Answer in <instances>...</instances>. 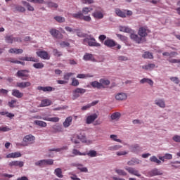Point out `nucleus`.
<instances>
[{"label":"nucleus","instance_id":"ddd939ff","mask_svg":"<svg viewBox=\"0 0 180 180\" xmlns=\"http://www.w3.org/2000/svg\"><path fill=\"white\" fill-rule=\"evenodd\" d=\"M32 85V83L30 82H17L16 86L18 88H20L21 89H25V88H29Z\"/></svg>","mask_w":180,"mask_h":180},{"label":"nucleus","instance_id":"1a4fd4ad","mask_svg":"<svg viewBox=\"0 0 180 180\" xmlns=\"http://www.w3.org/2000/svg\"><path fill=\"white\" fill-rule=\"evenodd\" d=\"M115 98L118 102H123V101H126V99H127V94L123 92L117 93L115 95Z\"/></svg>","mask_w":180,"mask_h":180},{"label":"nucleus","instance_id":"393cba45","mask_svg":"<svg viewBox=\"0 0 180 180\" xmlns=\"http://www.w3.org/2000/svg\"><path fill=\"white\" fill-rule=\"evenodd\" d=\"M155 105L164 109V108H165V101H164V99H157L155 101Z\"/></svg>","mask_w":180,"mask_h":180},{"label":"nucleus","instance_id":"4be33fe9","mask_svg":"<svg viewBox=\"0 0 180 180\" xmlns=\"http://www.w3.org/2000/svg\"><path fill=\"white\" fill-rule=\"evenodd\" d=\"M12 95H13V96H15V98L20 99V98H23L24 94H23V93L20 92V91H19L18 89H13Z\"/></svg>","mask_w":180,"mask_h":180},{"label":"nucleus","instance_id":"3c124183","mask_svg":"<svg viewBox=\"0 0 180 180\" xmlns=\"http://www.w3.org/2000/svg\"><path fill=\"white\" fill-rule=\"evenodd\" d=\"M45 4H46L49 8H58V5L57 4L51 1L47 3L45 2Z\"/></svg>","mask_w":180,"mask_h":180},{"label":"nucleus","instance_id":"4c0bfd02","mask_svg":"<svg viewBox=\"0 0 180 180\" xmlns=\"http://www.w3.org/2000/svg\"><path fill=\"white\" fill-rule=\"evenodd\" d=\"M0 115L1 116H6V117H9L10 119H12V117H15V115L14 114H12L9 112H7V111H1L0 112Z\"/></svg>","mask_w":180,"mask_h":180},{"label":"nucleus","instance_id":"c9c22d12","mask_svg":"<svg viewBox=\"0 0 180 180\" xmlns=\"http://www.w3.org/2000/svg\"><path fill=\"white\" fill-rule=\"evenodd\" d=\"M34 123L40 127H47V123L44 121L35 120L34 121Z\"/></svg>","mask_w":180,"mask_h":180},{"label":"nucleus","instance_id":"bb28decb","mask_svg":"<svg viewBox=\"0 0 180 180\" xmlns=\"http://www.w3.org/2000/svg\"><path fill=\"white\" fill-rule=\"evenodd\" d=\"M14 12H20L22 13L26 12V8L20 5H15L14 6Z\"/></svg>","mask_w":180,"mask_h":180},{"label":"nucleus","instance_id":"bf43d9fd","mask_svg":"<svg viewBox=\"0 0 180 180\" xmlns=\"http://www.w3.org/2000/svg\"><path fill=\"white\" fill-rule=\"evenodd\" d=\"M100 83L101 84V85H109L110 84V81H109L108 79H101Z\"/></svg>","mask_w":180,"mask_h":180},{"label":"nucleus","instance_id":"a878e982","mask_svg":"<svg viewBox=\"0 0 180 180\" xmlns=\"http://www.w3.org/2000/svg\"><path fill=\"white\" fill-rule=\"evenodd\" d=\"M77 78H79L80 79H85L86 78H94V75H91L89 73H87V74H78L77 75Z\"/></svg>","mask_w":180,"mask_h":180},{"label":"nucleus","instance_id":"4d7b16f0","mask_svg":"<svg viewBox=\"0 0 180 180\" xmlns=\"http://www.w3.org/2000/svg\"><path fill=\"white\" fill-rule=\"evenodd\" d=\"M110 138L113 140L114 141H117V143H122V140L117 139V135H110Z\"/></svg>","mask_w":180,"mask_h":180},{"label":"nucleus","instance_id":"8fccbe9b","mask_svg":"<svg viewBox=\"0 0 180 180\" xmlns=\"http://www.w3.org/2000/svg\"><path fill=\"white\" fill-rule=\"evenodd\" d=\"M92 8H89V7H84L82 9V13L84 15H88L89 12H92Z\"/></svg>","mask_w":180,"mask_h":180},{"label":"nucleus","instance_id":"680f3d73","mask_svg":"<svg viewBox=\"0 0 180 180\" xmlns=\"http://www.w3.org/2000/svg\"><path fill=\"white\" fill-rule=\"evenodd\" d=\"M6 61H8V63H12L13 64H18V60H15L13 58H8L6 59Z\"/></svg>","mask_w":180,"mask_h":180},{"label":"nucleus","instance_id":"0eeeda50","mask_svg":"<svg viewBox=\"0 0 180 180\" xmlns=\"http://www.w3.org/2000/svg\"><path fill=\"white\" fill-rule=\"evenodd\" d=\"M104 44L107 47H115V46L117 45V44H116V41H115L113 39H106L104 41ZM117 49V50H120V49H122V46L118 44Z\"/></svg>","mask_w":180,"mask_h":180},{"label":"nucleus","instance_id":"052dcab7","mask_svg":"<svg viewBox=\"0 0 180 180\" xmlns=\"http://www.w3.org/2000/svg\"><path fill=\"white\" fill-rule=\"evenodd\" d=\"M117 37H118V39H120L122 41H127V37L120 34H117Z\"/></svg>","mask_w":180,"mask_h":180},{"label":"nucleus","instance_id":"0e129e2a","mask_svg":"<svg viewBox=\"0 0 180 180\" xmlns=\"http://www.w3.org/2000/svg\"><path fill=\"white\" fill-rule=\"evenodd\" d=\"M79 140L82 141V143H86V136H85V135H79Z\"/></svg>","mask_w":180,"mask_h":180},{"label":"nucleus","instance_id":"f704fd0d","mask_svg":"<svg viewBox=\"0 0 180 180\" xmlns=\"http://www.w3.org/2000/svg\"><path fill=\"white\" fill-rule=\"evenodd\" d=\"M5 41L6 43H8V44H12L13 41H15V37L12 35H7L5 37Z\"/></svg>","mask_w":180,"mask_h":180},{"label":"nucleus","instance_id":"603ef678","mask_svg":"<svg viewBox=\"0 0 180 180\" xmlns=\"http://www.w3.org/2000/svg\"><path fill=\"white\" fill-rule=\"evenodd\" d=\"M143 58H153V53L150 52H145L144 54L142 56Z\"/></svg>","mask_w":180,"mask_h":180},{"label":"nucleus","instance_id":"72a5a7b5","mask_svg":"<svg viewBox=\"0 0 180 180\" xmlns=\"http://www.w3.org/2000/svg\"><path fill=\"white\" fill-rule=\"evenodd\" d=\"M115 171L117 175H120V176H127V172H126L124 169H115Z\"/></svg>","mask_w":180,"mask_h":180},{"label":"nucleus","instance_id":"6e6d98bb","mask_svg":"<svg viewBox=\"0 0 180 180\" xmlns=\"http://www.w3.org/2000/svg\"><path fill=\"white\" fill-rule=\"evenodd\" d=\"M140 150V146H139V145H134V146L131 147L132 153H139Z\"/></svg>","mask_w":180,"mask_h":180},{"label":"nucleus","instance_id":"cd10ccee","mask_svg":"<svg viewBox=\"0 0 180 180\" xmlns=\"http://www.w3.org/2000/svg\"><path fill=\"white\" fill-rule=\"evenodd\" d=\"M72 122V117H68L65 122H63V126L65 127H70L71 126V123Z\"/></svg>","mask_w":180,"mask_h":180},{"label":"nucleus","instance_id":"e433bc0d","mask_svg":"<svg viewBox=\"0 0 180 180\" xmlns=\"http://www.w3.org/2000/svg\"><path fill=\"white\" fill-rule=\"evenodd\" d=\"M54 174L56 175V176H58V178H63V176H64L63 175V170L61 168L55 169Z\"/></svg>","mask_w":180,"mask_h":180},{"label":"nucleus","instance_id":"b1692460","mask_svg":"<svg viewBox=\"0 0 180 180\" xmlns=\"http://www.w3.org/2000/svg\"><path fill=\"white\" fill-rule=\"evenodd\" d=\"M20 157H22L20 152L11 153L6 155V158H19Z\"/></svg>","mask_w":180,"mask_h":180},{"label":"nucleus","instance_id":"4468645a","mask_svg":"<svg viewBox=\"0 0 180 180\" xmlns=\"http://www.w3.org/2000/svg\"><path fill=\"white\" fill-rule=\"evenodd\" d=\"M150 176H157L162 175V172L160 169L155 168L148 172Z\"/></svg>","mask_w":180,"mask_h":180},{"label":"nucleus","instance_id":"ea45409f","mask_svg":"<svg viewBox=\"0 0 180 180\" xmlns=\"http://www.w3.org/2000/svg\"><path fill=\"white\" fill-rule=\"evenodd\" d=\"M115 13L119 16L120 18H126V13L123 11H122L120 9L117 8L115 10Z\"/></svg>","mask_w":180,"mask_h":180},{"label":"nucleus","instance_id":"473e14b6","mask_svg":"<svg viewBox=\"0 0 180 180\" xmlns=\"http://www.w3.org/2000/svg\"><path fill=\"white\" fill-rule=\"evenodd\" d=\"M53 133H61L63 131V127L60 125H55L52 127Z\"/></svg>","mask_w":180,"mask_h":180},{"label":"nucleus","instance_id":"aec40b11","mask_svg":"<svg viewBox=\"0 0 180 180\" xmlns=\"http://www.w3.org/2000/svg\"><path fill=\"white\" fill-rule=\"evenodd\" d=\"M130 38L131 39V40H134V41H136V43H138V44H140V43H141V41L143 40V38H141V37H139V35L133 33L130 34Z\"/></svg>","mask_w":180,"mask_h":180},{"label":"nucleus","instance_id":"c85d7f7f","mask_svg":"<svg viewBox=\"0 0 180 180\" xmlns=\"http://www.w3.org/2000/svg\"><path fill=\"white\" fill-rule=\"evenodd\" d=\"M51 105V101L50 99H44L41 101L40 106L41 108H44L46 106H50Z\"/></svg>","mask_w":180,"mask_h":180},{"label":"nucleus","instance_id":"9d476101","mask_svg":"<svg viewBox=\"0 0 180 180\" xmlns=\"http://www.w3.org/2000/svg\"><path fill=\"white\" fill-rule=\"evenodd\" d=\"M49 33L53 37H55V39H63V34H60V31L54 28L51 29Z\"/></svg>","mask_w":180,"mask_h":180},{"label":"nucleus","instance_id":"864d4df0","mask_svg":"<svg viewBox=\"0 0 180 180\" xmlns=\"http://www.w3.org/2000/svg\"><path fill=\"white\" fill-rule=\"evenodd\" d=\"M74 75V73L72 72H68L64 75L63 78L65 79V81H70V77H72Z\"/></svg>","mask_w":180,"mask_h":180},{"label":"nucleus","instance_id":"f8f14e48","mask_svg":"<svg viewBox=\"0 0 180 180\" xmlns=\"http://www.w3.org/2000/svg\"><path fill=\"white\" fill-rule=\"evenodd\" d=\"M37 55L40 58H43V60H50V56H49V53L46 51H39L37 52Z\"/></svg>","mask_w":180,"mask_h":180},{"label":"nucleus","instance_id":"412c9836","mask_svg":"<svg viewBox=\"0 0 180 180\" xmlns=\"http://www.w3.org/2000/svg\"><path fill=\"white\" fill-rule=\"evenodd\" d=\"M37 89L38 91H43V92H51L52 91H54V88L51 87V86H45L43 87L41 86H39Z\"/></svg>","mask_w":180,"mask_h":180},{"label":"nucleus","instance_id":"de8ad7c7","mask_svg":"<svg viewBox=\"0 0 180 180\" xmlns=\"http://www.w3.org/2000/svg\"><path fill=\"white\" fill-rule=\"evenodd\" d=\"M71 85L72 86H78V85H79V81H78L75 77H72Z\"/></svg>","mask_w":180,"mask_h":180},{"label":"nucleus","instance_id":"13d9d810","mask_svg":"<svg viewBox=\"0 0 180 180\" xmlns=\"http://www.w3.org/2000/svg\"><path fill=\"white\" fill-rule=\"evenodd\" d=\"M82 20H84V22H91L92 20V18L89 15H82Z\"/></svg>","mask_w":180,"mask_h":180},{"label":"nucleus","instance_id":"37998d69","mask_svg":"<svg viewBox=\"0 0 180 180\" xmlns=\"http://www.w3.org/2000/svg\"><path fill=\"white\" fill-rule=\"evenodd\" d=\"M120 148H122V146H120V145H115V146H110L108 148V150L110 151H117V150H120Z\"/></svg>","mask_w":180,"mask_h":180},{"label":"nucleus","instance_id":"774afa93","mask_svg":"<svg viewBox=\"0 0 180 180\" xmlns=\"http://www.w3.org/2000/svg\"><path fill=\"white\" fill-rule=\"evenodd\" d=\"M173 140L174 141H175L176 143H180V136L179 135H175L173 137Z\"/></svg>","mask_w":180,"mask_h":180},{"label":"nucleus","instance_id":"20e7f679","mask_svg":"<svg viewBox=\"0 0 180 180\" xmlns=\"http://www.w3.org/2000/svg\"><path fill=\"white\" fill-rule=\"evenodd\" d=\"M165 156L159 157V159L155 155H153L149 158L150 162H155L157 165H161V161L165 162Z\"/></svg>","mask_w":180,"mask_h":180},{"label":"nucleus","instance_id":"c03bdc74","mask_svg":"<svg viewBox=\"0 0 180 180\" xmlns=\"http://www.w3.org/2000/svg\"><path fill=\"white\" fill-rule=\"evenodd\" d=\"M120 116H122L120 112H113L111 115V120H116V119H120Z\"/></svg>","mask_w":180,"mask_h":180},{"label":"nucleus","instance_id":"a211bd4d","mask_svg":"<svg viewBox=\"0 0 180 180\" xmlns=\"http://www.w3.org/2000/svg\"><path fill=\"white\" fill-rule=\"evenodd\" d=\"M19 60H21L22 61H32V63H37L39 61L37 58L32 56L21 57Z\"/></svg>","mask_w":180,"mask_h":180},{"label":"nucleus","instance_id":"6e6552de","mask_svg":"<svg viewBox=\"0 0 180 180\" xmlns=\"http://www.w3.org/2000/svg\"><path fill=\"white\" fill-rule=\"evenodd\" d=\"M150 33V30H148L147 27H141L138 31V34L141 37H147Z\"/></svg>","mask_w":180,"mask_h":180},{"label":"nucleus","instance_id":"f3484780","mask_svg":"<svg viewBox=\"0 0 180 180\" xmlns=\"http://www.w3.org/2000/svg\"><path fill=\"white\" fill-rule=\"evenodd\" d=\"M34 141V136L32 135H27L23 139L24 143H27V144H32V143Z\"/></svg>","mask_w":180,"mask_h":180},{"label":"nucleus","instance_id":"f03ea898","mask_svg":"<svg viewBox=\"0 0 180 180\" xmlns=\"http://www.w3.org/2000/svg\"><path fill=\"white\" fill-rule=\"evenodd\" d=\"M86 92V89L82 88H77L72 91V100L75 101V99H78L81 96V95H84Z\"/></svg>","mask_w":180,"mask_h":180},{"label":"nucleus","instance_id":"2f4dec72","mask_svg":"<svg viewBox=\"0 0 180 180\" xmlns=\"http://www.w3.org/2000/svg\"><path fill=\"white\" fill-rule=\"evenodd\" d=\"M140 83L141 84H148L149 85H150V86H153V85L154 84V82H153L151 80V79H147V78H143V79H141Z\"/></svg>","mask_w":180,"mask_h":180},{"label":"nucleus","instance_id":"49530a36","mask_svg":"<svg viewBox=\"0 0 180 180\" xmlns=\"http://www.w3.org/2000/svg\"><path fill=\"white\" fill-rule=\"evenodd\" d=\"M86 155H88L89 157H96L98 155V153H96V150H89V152L88 153H86Z\"/></svg>","mask_w":180,"mask_h":180},{"label":"nucleus","instance_id":"09e8293b","mask_svg":"<svg viewBox=\"0 0 180 180\" xmlns=\"http://www.w3.org/2000/svg\"><path fill=\"white\" fill-rule=\"evenodd\" d=\"M54 19L55 20H56V22H58L59 23H63L65 22V18L64 17L56 16L54 17Z\"/></svg>","mask_w":180,"mask_h":180},{"label":"nucleus","instance_id":"7ed1b4c3","mask_svg":"<svg viewBox=\"0 0 180 180\" xmlns=\"http://www.w3.org/2000/svg\"><path fill=\"white\" fill-rule=\"evenodd\" d=\"M53 164H54V160L52 159L41 160L35 162V165H37V167H41V168H43V167H46V165H53Z\"/></svg>","mask_w":180,"mask_h":180},{"label":"nucleus","instance_id":"7c9ffc66","mask_svg":"<svg viewBox=\"0 0 180 180\" xmlns=\"http://www.w3.org/2000/svg\"><path fill=\"white\" fill-rule=\"evenodd\" d=\"M91 86L93 88H97V89H101V88H103V85L101 84V82H98V81H94L91 83Z\"/></svg>","mask_w":180,"mask_h":180},{"label":"nucleus","instance_id":"a18cd8bd","mask_svg":"<svg viewBox=\"0 0 180 180\" xmlns=\"http://www.w3.org/2000/svg\"><path fill=\"white\" fill-rule=\"evenodd\" d=\"M33 67L37 70H41V68H44V64L42 63H37L33 64Z\"/></svg>","mask_w":180,"mask_h":180},{"label":"nucleus","instance_id":"5fc2aeb1","mask_svg":"<svg viewBox=\"0 0 180 180\" xmlns=\"http://www.w3.org/2000/svg\"><path fill=\"white\" fill-rule=\"evenodd\" d=\"M53 56H55L56 57H61V56H63V53H61V51H59L56 49L53 50Z\"/></svg>","mask_w":180,"mask_h":180},{"label":"nucleus","instance_id":"338daca9","mask_svg":"<svg viewBox=\"0 0 180 180\" xmlns=\"http://www.w3.org/2000/svg\"><path fill=\"white\" fill-rule=\"evenodd\" d=\"M16 100H11L8 102V106L9 108H15V103H16Z\"/></svg>","mask_w":180,"mask_h":180},{"label":"nucleus","instance_id":"69168bd1","mask_svg":"<svg viewBox=\"0 0 180 180\" xmlns=\"http://www.w3.org/2000/svg\"><path fill=\"white\" fill-rule=\"evenodd\" d=\"M0 131H11V128L8 127H0Z\"/></svg>","mask_w":180,"mask_h":180},{"label":"nucleus","instance_id":"dca6fc26","mask_svg":"<svg viewBox=\"0 0 180 180\" xmlns=\"http://www.w3.org/2000/svg\"><path fill=\"white\" fill-rule=\"evenodd\" d=\"M9 167H19L20 168H22L23 165H25V163L22 161H12L8 163Z\"/></svg>","mask_w":180,"mask_h":180},{"label":"nucleus","instance_id":"423d86ee","mask_svg":"<svg viewBox=\"0 0 180 180\" xmlns=\"http://www.w3.org/2000/svg\"><path fill=\"white\" fill-rule=\"evenodd\" d=\"M16 77L21 78V79H26L25 78H29V70H18L16 73Z\"/></svg>","mask_w":180,"mask_h":180},{"label":"nucleus","instance_id":"c756f323","mask_svg":"<svg viewBox=\"0 0 180 180\" xmlns=\"http://www.w3.org/2000/svg\"><path fill=\"white\" fill-rule=\"evenodd\" d=\"M72 155H71V157H75L77 155H86V153H81L79 150L75 148L72 149Z\"/></svg>","mask_w":180,"mask_h":180},{"label":"nucleus","instance_id":"5701e85b","mask_svg":"<svg viewBox=\"0 0 180 180\" xmlns=\"http://www.w3.org/2000/svg\"><path fill=\"white\" fill-rule=\"evenodd\" d=\"M83 60H84V61H95V57H94L92 53H86L83 56Z\"/></svg>","mask_w":180,"mask_h":180},{"label":"nucleus","instance_id":"6ab92c4d","mask_svg":"<svg viewBox=\"0 0 180 180\" xmlns=\"http://www.w3.org/2000/svg\"><path fill=\"white\" fill-rule=\"evenodd\" d=\"M39 119H42V120H46V122H53V123H57L58 122H60V118L57 117H39Z\"/></svg>","mask_w":180,"mask_h":180},{"label":"nucleus","instance_id":"79ce46f5","mask_svg":"<svg viewBox=\"0 0 180 180\" xmlns=\"http://www.w3.org/2000/svg\"><path fill=\"white\" fill-rule=\"evenodd\" d=\"M72 143L79 144V135H74L71 139Z\"/></svg>","mask_w":180,"mask_h":180},{"label":"nucleus","instance_id":"39448f33","mask_svg":"<svg viewBox=\"0 0 180 180\" xmlns=\"http://www.w3.org/2000/svg\"><path fill=\"white\" fill-rule=\"evenodd\" d=\"M94 19H103V10L101 8H97L92 13Z\"/></svg>","mask_w":180,"mask_h":180},{"label":"nucleus","instance_id":"f257e3e1","mask_svg":"<svg viewBox=\"0 0 180 180\" xmlns=\"http://www.w3.org/2000/svg\"><path fill=\"white\" fill-rule=\"evenodd\" d=\"M83 44H88L90 47H101V44L96 42V39L92 35H87L83 39Z\"/></svg>","mask_w":180,"mask_h":180},{"label":"nucleus","instance_id":"a19ab883","mask_svg":"<svg viewBox=\"0 0 180 180\" xmlns=\"http://www.w3.org/2000/svg\"><path fill=\"white\" fill-rule=\"evenodd\" d=\"M143 70H153V68H155V64L153 63H149L148 65H145L142 67Z\"/></svg>","mask_w":180,"mask_h":180},{"label":"nucleus","instance_id":"2eb2a0df","mask_svg":"<svg viewBox=\"0 0 180 180\" xmlns=\"http://www.w3.org/2000/svg\"><path fill=\"white\" fill-rule=\"evenodd\" d=\"M96 119H98V115L94 113L87 117L86 120V124H91V123H92L93 122H95Z\"/></svg>","mask_w":180,"mask_h":180},{"label":"nucleus","instance_id":"58836bf2","mask_svg":"<svg viewBox=\"0 0 180 180\" xmlns=\"http://www.w3.org/2000/svg\"><path fill=\"white\" fill-rule=\"evenodd\" d=\"M84 15V13L79 12L77 13H73L71 15L72 18H73L74 19H79V20H82V15Z\"/></svg>","mask_w":180,"mask_h":180},{"label":"nucleus","instance_id":"9b49d317","mask_svg":"<svg viewBox=\"0 0 180 180\" xmlns=\"http://www.w3.org/2000/svg\"><path fill=\"white\" fill-rule=\"evenodd\" d=\"M125 169L129 172V174H131V175H135V176H138L139 178L141 176V174H140V172H139V170H136L133 167H126Z\"/></svg>","mask_w":180,"mask_h":180},{"label":"nucleus","instance_id":"e2e57ef3","mask_svg":"<svg viewBox=\"0 0 180 180\" xmlns=\"http://www.w3.org/2000/svg\"><path fill=\"white\" fill-rule=\"evenodd\" d=\"M169 63H172V64H179L180 59H168Z\"/></svg>","mask_w":180,"mask_h":180}]
</instances>
